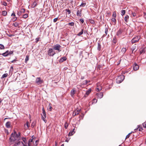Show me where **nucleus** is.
Segmentation results:
<instances>
[{
	"instance_id": "obj_40",
	"label": "nucleus",
	"mask_w": 146,
	"mask_h": 146,
	"mask_svg": "<svg viewBox=\"0 0 146 146\" xmlns=\"http://www.w3.org/2000/svg\"><path fill=\"white\" fill-rule=\"evenodd\" d=\"M68 25L71 26H73L74 25V22H71L69 23L68 24Z\"/></svg>"
},
{
	"instance_id": "obj_9",
	"label": "nucleus",
	"mask_w": 146,
	"mask_h": 146,
	"mask_svg": "<svg viewBox=\"0 0 146 146\" xmlns=\"http://www.w3.org/2000/svg\"><path fill=\"white\" fill-rule=\"evenodd\" d=\"M30 127V125L29 122L27 121L26 123L24 125V128L26 129H27Z\"/></svg>"
},
{
	"instance_id": "obj_41",
	"label": "nucleus",
	"mask_w": 146,
	"mask_h": 146,
	"mask_svg": "<svg viewBox=\"0 0 146 146\" xmlns=\"http://www.w3.org/2000/svg\"><path fill=\"white\" fill-rule=\"evenodd\" d=\"M0 49H4V46L3 45L0 44Z\"/></svg>"
},
{
	"instance_id": "obj_44",
	"label": "nucleus",
	"mask_w": 146,
	"mask_h": 146,
	"mask_svg": "<svg viewBox=\"0 0 146 146\" xmlns=\"http://www.w3.org/2000/svg\"><path fill=\"white\" fill-rule=\"evenodd\" d=\"M66 11V12L68 13V14H69L71 13V11L69 9H66L65 10Z\"/></svg>"
},
{
	"instance_id": "obj_43",
	"label": "nucleus",
	"mask_w": 146,
	"mask_h": 146,
	"mask_svg": "<svg viewBox=\"0 0 146 146\" xmlns=\"http://www.w3.org/2000/svg\"><path fill=\"white\" fill-rule=\"evenodd\" d=\"M116 16V13L115 12H113L112 16L114 18H115Z\"/></svg>"
},
{
	"instance_id": "obj_50",
	"label": "nucleus",
	"mask_w": 146,
	"mask_h": 146,
	"mask_svg": "<svg viewBox=\"0 0 146 146\" xmlns=\"http://www.w3.org/2000/svg\"><path fill=\"white\" fill-rule=\"evenodd\" d=\"M143 127L144 128H146V122L143 123L142 124Z\"/></svg>"
},
{
	"instance_id": "obj_13",
	"label": "nucleus",
	"mask_w": 146,
	"mask_h": 146,
	"mask_svg": "<svg viewBox=\"0 0 146 146\" xmlns=\"http://www.w3.org/2000/svg\"><path fill=\"white\" fill-rule=\"evenodd\" d=\"M112 41L113 42V45H115L117 41V39L115 37H113Z\"/></svg>"
},
{
	"instance_id": "obj_48",
	"label": "nucleus",
	"mask_w": 146,
	"mask_h": 146,
	"mask_svg": "<svg viewBox=\"0 0 146 146\" xmlns=\"http://www.w3.org/2000/svg\"><path fill=\"white\" fill-rule=\"evenodd\" d=\"M42 111L43 114H46V112L44 107H43L42 108Z\"/></svg>"
},
{
	"instance_id": "obj_51",
	"label": "nucleus",
	"mask_w": 146,
	"mask_h": 146,
	"mask_svg": "<svg viewBox=\"0 0 146 146\" xmlns=\"http://www.w3.org/2000/svg\"><path fill=\"white\" fill-rule=\"evenodd\" d=\"M131 14L133 17H135L136 15V13L135 12H132Z\"/></svg>"
},
{
	"instance_id": "obj_23",
	"label": "nucleus",
	"mask_w": 146,
	"mask_h": 146,
	"mask_svg": "<svg viewBox=\"0 0 146 146\" xmlns=\"http://www.w3.org/2000/svg\"><path fill=\"white\" fill-rule=\"evenodd\" d=\"M35 138V137L33 136L31 138V139L29 140V142H31V143H32L33 142H34V141H33V139H34V138Z\"/></svg>"
},
{
	"instance_id": "obj_25",
	"label": "nucleus",
	"mask_w": 146,
	"mask_h": 146,
	"mask_svg": "<svg viewBox=\"0 0 146 146\" xmlns=\"http://www.w3.org/2000/svg\"><path fill=\"white\" fill-rule=\"evenodd\" d=\"M52 108L51 106V104H50L48 106V109L49 111H51Z\"/></svg>"
},
{
	"instance_id": "obj_42",
	"label": "nucleus",
	"mask_w": 146,
	"mask_h": 146,
	"mask_svg": "<svg viewBox=\"0 0 146 146\" xmlns=\"http://www.w3.org/2000/svg\"><path fill=\"white\" fill-rule=\"evenodd\" d=\"M7 75H8L7 74V73L5 74H3L2 75L1 78H5V77H7Z\"/></svg>"
},
{
	"instance_id": "obj_62",
	"label": "nucleus",
	"mask_w": 146,
	"mask_h": 146,
	"mask_svg": "<svg viewBox=\"0 0 146 146\" xmlns=\"http://www.w3.org/2000/svg\"><path fill=\"white\" fill-rule=\"evenodd\" d=\"M139 129V131H141L142 130H143V129H142V128L141 127H140L139 128H138V129Z\"/></svg>"
},
{
	"instance_id": "obj_47",
	"label": "nucleus",
	"mask_w": 146,
	"mask_h": 146,
	"mask_svg": "<svg viewBox=\"0 0 146 146\" xmlns=\"http://www.w3.org/2000/svg\"><path fill=\"white\" fill-rule=\"evenodd\" d=\"M108 28H106L105 29V33L106 35H107L108 34Z\"/></svg>"
},
{
	"instance_id": "obj_55",
	"label": "nucleus",
	"mask_w": 146,
	"mask_h": 146,
	"mask_svg": "<svg viewBox=\"0 0 146 146\" xmlns=\"http://www.w3.org/2000/svg\"><path fill=\"white\" fill-rule=\"evenodd\" d=\"M58 19V18H56L54 19L53 20L54 22V23L56 22L57 21Z\"/></svg>"
},
{
	"instance_id": "obj_52",
	"label": "nucleus",
	"mask_w": 146,
	"mask_h": 146,
	"mask_svg": "<svg viewBox=\"0 0 146 146\" xmlns=\"http://www.w3.org/2000/svg\"><path fill=\"white\" fill-rule=\"evenodd\" d=\"M112 20L113 22H114V23H116V20L115 19V18H113L112 19Z\"/></svg>"
},
{
	"instance_id": "obj_58",
	"label": "nucleus",
	"mask_w": 146,
	"mask_h": 146,
	"mask_svg": "<svg viewBox=\"0 0 146 146\" xmlns=\"http://www.w3.org/2000/svg\"><path fill=\"white\" fill-rule=\"evenodd\" d=\"M28 146H32L31 143L28 142Z\"/></svg>"
},
{
	"instance_id": "obj_22",
	"label": "nucleus",
	"mask_w": 146,
	"mask_h": 146,
	"mask_svg": "<svg viewBox=\"0 0 146 146\" xmlns=\"http://www.w3.org/2000/svg\"><path fill=\"white\" fill-rule=\"evenodd\" d=\"M7 53V52L6 51L5 52L2 54H0V55H2L4 56H7L8 55Z\"/></svg>"
},
{
	"instance_id": "obj_46",
	"label": "nucleus",
	"mask_w": 146,
	"mask_h": 146,
	"mask_svg": "<svg viewBox=\"0 0 146 146\" xmlns=\"http://www.w3.org/2000/svg\"><path fill=\"white\" fill-rule=\"evenodd\" d=\"M29 59V56L28 55H27L26 56L25 59V61L26 62H27Z\"/></svg>"
},
{
	"instance_id": "obj_3",
	"label": "nucleus",
	"mask_w": 146,
	"mask_h": 146,
	"mask_svg": "<svg viewBox=\"0 0 146 146\" xmlns=\"http://www.w3.org/2000/svg\"><path fill=\"white\" fill-rule=\"evenodd\" d=\"M61 46L59 44H56L53 46V49L57 50V53L59 52L61 50Z\"/></svg>"
},
{
	"instance_id": "obj_5",
	"label": "nucleus",
	"mask_w": 146,
	"mask_h": 146,
	"mask_svg": "<svg viewBox=\"0 0 146 146\" xmlns=\"http://www.w3.org/2000/svg\"><path fill=\"white\" fill-rule=\"evenodd\" d=\"M56 53L53 51L52 48H50L49 49L48 52V54L49 56H53Z\"/></svg>"
},
{
	"instance_id": "obj_38",
	"label": "nucleus",
	"mask_w": 146,
	"mask_h": 146,
	"mask_svg": "<svg viewBox=\"0 0 146 146\" xmlns=\"http://www.w3.org/2000/svg\"><path fill=\"white\" fill-rule=\"evenodd\" d=\"M28 16V15L27 14H25L23 16V17L24 18L26 19L27 18Z\"/></svg>"
},
{
	"instance_id": "obj_32",
	"label": "nucleus",
	"mask_w": 146,
	"mask_h": 146,
	"mask_svg": "<svg viewBox=\"0 0 146 146\" xmlns=\"http://www.w3.org/2000/svg\"><path fill=\"white\" fill-rule=\"evenodd\" d=\"M20 141H19L18 142L15 143L13 146H19L20 145Z\"/></svg>"
},
{
	"instance_id": "obj_1",
	"label": "nucleus",
	"mask_w": 146,
	"mask_h": 146,
	"mask_svg": "<svg viewBox=\"0 0 146 146\" xmlns=\"http://www.w3.org/2000/svg\"><path fill=\"white\" fill-rule=\"evenodd\" d=\"M16 134V137L17 138L19 137L20 136V133L19 132L17 134L16 132H15L14 134L12 133L11 135V137L10 138V140L11 141H14L15 140V134Z\"/></svg>"
},
{
	"instance_id": "obj_35",
	"label": "nucleus",
	"mask_w": 146,
	"mask_h": 146,
	"mask_svg": "<svg viewBox=\"0 0 146 146\" xmlns=\"http://www.w3.org/2000/svg\"><path fill=\"white\" fill-rule=\"evenodd\" d=\"M101 47V45L99 43H98V49L99 50H100Z\"/></svg>"
},
{
	"instance_id": "obj_20",
	"label": "nucleus",
	"mask_w": 146,
	"mask_h": 146,
	"mask_svg": "<svg viewBox=\"0 0 146 146\" xmlns=\"http://www.w3.org/2000/svg\"><path fill=\"white\" fill-rule=\"evenodd\" d=\"M75 130V129H73L72 131L71 132H70L69 133L68 135V136H71L74 133H75V132L74 131V130Z\"/></svg>"
},
{
	"instance_id": "obj_39",
	"label": "nucleus",
	"mask_w": 146,
	"mask_h": 146,
	"mask_svg": "<svg viewBox=\"0 0 146 146\" xmlns=\"http://www.w3.org/2000/svg\"><path fill=\"white\" fill-rule=\"evenodd\" d=\"M86 5V3H82L80 5V7H83L85 6Z\"/></svg>"
},
{
	"instance_id": "obj_6",
	"label": "nucleus",
	"mask_w": 146,
	"mask_h": 146,
	"mask_svg": "<svg viewBox=\"0 0 146 146\" xmlns=\"http://www.w3.org/2000/svg\"><path fill=\"white\" fill-rule=\"evenodd\" d=\"M35 82L38 85L40 84L43 82V80L41 79V78L40 77L37 78Z\"/></svg>"
},
{
	"instance_id": "obj_34",
	"label": "nucleus",
	"mask_w": 146,
	"mask_h": 146,
	"mask_svg": "<svg viewBox=\"0 0 146 146\" xmlns=\"http://www.w3.org/2000/svg\"><path fill=\"white\" fill-rule=\"evenodd\" d=\"M68 125V123L67 122H66L64 124V127L66 129H67Z\"/></svg>"
},
{
	"instance_id": "obj_11",
	"label": "nucleus",
	"mask_w": 146,
	"mask_h": 146,
	"mask_svg": "<svg viewBox=\"0 0 146 146\" xmlns=\"http://www.w3.org/2000/svg\"><path fill=\"white\" fill-rule=\"evenodd\" d=\"M46 117V114H43L42 115V118L43 120L44 121L45 123L46 122V120H45V118Z\"/></svg>"
},
{
	"instance_id": "obj_49",
	"label": "nucleus",
	"mask_w": 146,
	"mask_h": 146,
	"mask_svg": "<svg viewBox=\"0 0 146 146\" xmlns=\"http://www.w3.org/2000/svg\"><path fill=\"white\" fill-rule=\"evenodd\" d=\"M132 133H133V132H131V133H129V134H128L126 136V139H127V138H128L129 137V136H130V134Z\"/></svg>"
},
{
	"instance_id": "obj_27",
	"label": "nucleus",
	"mask_w": 146,
	"mask_h": 146,
	"mask_svg": "<svg viewBox=\"0 0 146 146\" xmlns=\"http://www.w3.org/2000/svg\"><path fill=\"white\" fill-rule=\"evenodd\" d=\"M84 33V30L83 29H82L81 32L77 34V35L78 36H80L83 34Z\"/></svg>"
},
{
	"instance_id": "obj_2",
	"label": "nucleus",
	"mask_w": 146,
	"mask_h": 146,
	"mask_svg": "<svg viewBox=\"0 0 146 146\" xmlns=\"http://www.w3.org/2000/svg\"><path fill=\"white\" fill-rule=\"evenodd\" d=\"M125 76L121 75L117 77L116 79V82L118 84L121 83L124 79Z\"/></svg>"
},
{
	"instance_id": "obj_17",
	"label": "nucleus",
	"mask_w": 146,
	"mask_h": 146,
	"mask_svg": "<svg viewBox=\"0 0 146 146\" xmlns=\"http://www.w3.org/2000/svg\"><path fill=\"white\" fill-rule=\"evenodd\" d=\"M79 112H80L79 111H78V110H77L76 111H75L73 113V115L74 116H75L76 115L78 114L79 113Z\"/></svg>"
},
{
	"instance_id": "obj_4",
	"label": "nucleus",
	"mask_w": 146,
	"mask_h": 146,
	"mask_svg": "<svg viewBox=\"0 0 146 146\" xmlns=\"http://www.w3.org/2000/svg\"><path fill=\"white\" fill-rule=\"evenodd\" d=\"M140 39V37L139 36H137L133 38L131 40L132 44L134 43L138 42Z\"/></svg>"
},
{
	"instance_id": "obj_57",
	"label": "nucleus",
	"mask_w": 146,
	"mask_h": 146,
	"mask_svg": "<svg viewBox=\"0 0 146 146\" xmlns=\"http://www.w3.org/2000/svg\"><path fill=\"white\" fill-rule=\"evenodd\" d=\"M3 4L5 6H6L7 5V3L5 1L3 2Z\"/></svg>"
},
{
	"instance_id": "obj_29",
	"label": "nucleus",
	"mask_w": 146,
	"mask_h": 146,
	"mask_svg": "<svg viewBox=\"0 0 146 146\" xmlns=\"http://www.w3.org/2000/svg\"><path fill=\"white\" fill-rule=\"evenodd\" d=\"M22 139L23 141V142L27 144V141L26 140V138L25 137H23L22 138Z\"/></svg>"
},
{
	"instance_id": "obj_12",
	"label": "nucleus",
	"mask_w": 146,
	"mask_h": 146,
	"mask_svg": "<svg viewBox=\"0 0 146 146\" xmlns=\"http://www.w3.org/2000/svg\"><path fill=\"white\" fill-rule=\"evenodd\" d=\"M81 12L82 10H81L80 11L78 10L76 13L77 15L78 16L81 17L82 16Z\"/></svg>"
},
{
	"instance_id": "obj_30",
	"label": "nucleus",
	"mask_w": 146,
	"mask_h": 146,
	"mask_svg": "<svg viewBox=\"0 0 146 146\" xmlns=\"http://www.w3.org/2000/svg\"><path fill=\"white\" fill-rule=\"evenodd\" d=\"M38 140H36L35 141V143L33 142V145L34 146H36L38 144Z\"/></svg>"
},
{
	"instance_id": "obj_56",
	"label": "nucleus",
	"mask_w": 146,
	"mask_h": 146,
	"mask_svg": "<svg viewBox=\"0 0 146 146\" xmlns=\"http://www.w3.org/2000/svg\"><path fill=\"white\" fill-rule=\"evenodd\" d=\"M35 125V122H33L31 124V126H32L33 127H34V126Z\"/></svg>"
},
{
	"instance_id": "obj_63",
	"label": "nucleus",
	"mask_w": 146,
	"mask_h": 146,
	"mask_svg": "<svg viewBox=\"0 0 146 146\" xmlns=\"http://www.w3.org/2000/svg\"><path fill=\"white\" fill-rule=\"evenodd\" d=\"M17 61V60H16V59H14V60L12 61H11V62L12 63H13L14 62H15V61Z\"/></svg>"
},
{
	"instance_id": "obj_28",
	"label": "nucleus",
	"mask_w": 146,
	"mask_h": 146,
	"mask_svg": "<svg viewBox=\"0 0 146 146\" xmlns=\"http://www.w3.org/2000/svg\"><path fill=\"white\" fill-rule=\"evenodd\" d=\"M91 90L90 89H89L88 91H87L86 92V94L87 95H88L90 92H91Z\"/></svg>"
},
{
	"instance_id": "obj_61",
	"label": "nucleus",
	"mask_w": 146,
	"mask_h": 146,
	"mask_svg": "<svg viewBox=\"0 0 146 146\" xmlns=\"http://www.w3.org/2000/svg\"><path fill=\"white\" fill-rule=\"evenodd\" d=\"M17 19V17H13V21H15V20H16Z\"/></svg>"
},
{
	"instance_id": "obj_7",
	"label": "nucleus",
	"mask_w": 146,
	"mask_h": 146,
	"mask_svg": "<svg viewBox=\"0 0 146 146\" xmlns=\"http://www.w3.org/2000/svg\"><path fill=\"white\" fill-rule=\"evenodd\" d=\"M139 68V66L137 64H136V63L134 64L133 68L134 70L135 71H136Z\"/></svg>"
},
{
	"instance_id": "obj_59",
	"label": "nucleus",
	"mask_w": 146,
	"mask_h": 146,
	"mask_svg": "<svg viewBox=\"0 0 146 146\" xmlns=\"http://www.w3.org/2000/svg\"><path fill=\"white\" fill-rule=\"evenodd\" d=\"M11 16H13V17L15 16V13L14 12H13V13L11 15Z\"/></svg>"
},
{
	"instance_id": "obj_10",
	"label": "nucleus",
	"mask_w": 146,
	"mask_h": 146,
	"mask_svg": "<svg viewBox=\"0 0 146 146\" xmlns=\"http://www.w3.org/2000/svg\"><path fill=\"white\" fill-rule=\"evenodd\" d=\"M123 32V30L122 29H120L117 32V35L118 36H119L121 35Z\"/></svg>"
},
{
	"instance_id": "obj_26",
	"label": "nucleus",
	"mask_w": 146,
	"mask_h": 146,
	"mask_svg": "<svg viewBox=\"0 0 146 146\" xmlns=\"http://www.w3.org/2000/svg\"><path fill=\"white\" fill-rule=\"evenodd\" d=\"M129 17L128 15L126 16L124 18V20L127 23L128 22L127 20L128 19Z\"/></svg>"
},
{
	"instance_id": "obj_19",
	"label": "nucleus",
	"mask_w": 146,
	"mask_h": 146,
	"mask_svg": "<svg viewBox=\"0 0 146 146\" xmlns=\"http://www.w3.org/2000/svg\"><path fill=\"white\" fill-rule=\"evenodd\" d=\"M2 14L3 15L5 16L7 15V12L6 11H2Z\"/></svg>"
},
{
	"instance_id": "obj_53",
	"label": "nucleus",
	"mask_w": 146,
	"mask_h": 146,
	"mask_svg": "<svg viewBox=\"0 0 146 146\" xmlns=\"http://www.w3.org/2000/svg\"><path fill=\"white\" fill-rule=\"evenodd\" d=\"M135 46L134 47H132V48H131V50L132 51V53L133 52L134 50H135Z\"/></svg>"
},
{
	"instance_id": "obj_8",
	"label": "nucleus",
	"mask_w": 146,
	"mask_h": 146,
	"mask_svg": "<svg viewBox=\"0 0 146 146\" xmlns=\"http://www.w3.org/2000/svg\"><path fill=\"white\" fill-rule=\"evenodd\" d=\"M97 96L100 98H101L103 96V94L102 92H98L97 94Z\"/></svg>"
},
{
	"instance_id": "obj_64",
	"label": "nucleus",
	"mask_w": 146,
	"mask_h": 146,
	"mask_svg": "<svg viewBox=\"0 0 146 146\" xmlns=\"http://www.w3.org/2000/svg\"><path fill=\"white\" fill-rule=\"evenodd\" d=\"M21 143L23 145V146H27V145L25 144L23 142H22Z\"/></svg>"
},
{
	"instance_id": "obj_54",
	"label": "nucleus",
	"mask_w": 146,
	"mask_h": 146,
	"mask_svg": "<svg viewBox=\"0 0 146 146\" xmlns=\"http://www.w3.org/2000/svg\"><path fill=\"white\" fill-rule=\"evenodd\" d=\"M93 103H96L97 102V100L96 99L94 98L93 99Z\"/></svg>"
},
{
	"instance_id": "obj_60",
	"label": "nucleus",
	"mask_w": 146,
	"mask_h": 146,
	"mask_svg": "<svg viewBox=\"0 0 146 146\" xmlns=\"http://www.w3.org/2000/svg\"><path fill=\"white\" fill-rule=\"evenodd\" d=\"M80 21L82 23H83L84 22V20L83 19H80Z\"/></svg>"
},
{
	"instance_id": "obj_15",
	"label": "nucleus",
	"mask_w": 146,
	"mask_h": 146,
	"mask_svg": "<svg viewBox=\"0 0 146 146\" xmlns=\"http://www.w3.org/2000/svg\"><path fill=\"white\" fill-rule=\"evenodd\" d=\"M11 123L9 121L7 122L6 123V126L7 128H9L10 127Z\"/></svg>"
},
{
	"instance_id": "obj_31",
	"label": "nucleus",
	"mask_w": 146,
	"mask_h": 146,
	"mask_svg": "<svg viewBox=\"0 0 146 146\" xmlns=\"http://www.w3.org/2000/svg\"><path fill=\"white\" fill-rule=\"evenodd\" d=\"M13 25L15 27H17L19 25V24L17 22H15V23H13Z\"/></svg>"
},
{
	"instance_id": "obj_21",
	"label": "nucleus",
	"mask_w": 146,
	"mask_h": 146,
	"mask_svg": "<svg viewBox=\"0 0 146 146\" xmlns=\"http://www.w3.org/2000/svg\"><path fill=\"white\" fill-rule=\"evenodd\" d=\"M89 82H90L89 81H88L87 80L84 81L82 83V85H86Z\"/></svg>"
},
{
	"instance_id": "obj_33",
	"label": "nucleus",
	"mask_w": 146,
	"mask_h": 146,
	"mask_svg": "<svg viewBox=\"0 0 146 146\" xmlns=\"http://www.w3.org/2000/svg\"><path fill=\"white\" fill-rule=\"evenodd\" d=\"M121 15L122 16L125 13V10H122L121 11Z\"/></svg>"
},
{
	"instance_id": "obj_24",
	"label": "nucleus",
	"mask_w": 146,
	"mask_h": 146,
	"mask_svg": "<svg viewBox=\"0 0 146 146\" xmlns=\"http://www.w3.org/2000/svg\"><path fill=\"white\" fill-rule=\"evenodd\" d=\"M37 5V3L36 1H34L32 5V6L34 8Z\"/></svg>"
},
{
	"instance_id": "obj_16",
	"label": "nucleus",
	"mask_w": 146,
	"mask_h": 146,
	"mask_svg": "<svg viewBox=\"0 0 146 146\" xmlns=\"http://www.w3.org/2000/svg\"><path fill=\"white\" fill-rule=\"evenodd\" d=\"M66 58L65 57H63L61 58L60 60V62H62L64 61H65L66 60Z\"/></svg>"
},
{
	"instance_id": "obj_18",
	"label": "nucleus",
	"mask_w": 146,
	"mask_h": 146,
	"mask_svg": "<svg viewBox=\"0 0 146 146\" xmlns=\"http://www.w3.org/2000/svg\"><path fill=\"white\" fill-rule=\"evenodd\" d=\"M146 51L144 50L143 48H142L140 50V54H143L146 52Z\"/></svg>"
},
{
	"instance_id": "obj_45",
	"label": "nucleus",
	"mask_w": 146,
	"mask_h": 146,
	"mask_svg": "<svg viewBox=\"0 0 146 146\" xmlns=\"http://www.w3.org/2000/svg\"><path fill=\"white\" fill-rule=\"evenodd\" d=\"M25 9H22L20 10V12L21 13H24L25 11Z\"/></svg>"
},
{
	"instance_id": "obj_36",
	"label": "nucleus",
	"mask_w": 146,
	"mask_h": 146,
	"mask_svg": "<svg viewBox=\"0 0 146 146\" xmlns=\"http://www.w3.org/2000/svg\"><path fill=\"white\" fill-rule=\"evenodd\" d=\"M7 52L8 55L12 54L13 53V51H9L8 50H7Z\"/></svg>"
},
{
	"instance_id": "obj_14",
	"label": "nucleus",
	"mask_w": 146,
	"mask_h": 146,
	"mask_svg": "<svg viewBox=\"0 0 146 146\" xmlns=\"http://www.w3.org/2000/svg\"><path fill=\"white\" fill-rule=\"evenodd\" d=\"M75 91L74 89H72L70 92V95L72 97H73L75 94Z\"/></svg>"
},
{
	"instance_id": "obj_37",
	"label": "nucleus",
	"mask_w": 146,
	"mask_h": 146,
	"mask_svg": "<svg viewBox=\"0 0 146 146\" xmlns=\"http://www.w3.org/2000/svg\"><path fill=\"white\" fill-rule=\"evenodd\" d=\"M126 49L125 48H123L121 49V51L124 53L126 52Z\"/></svg>"
}]
</instances>
